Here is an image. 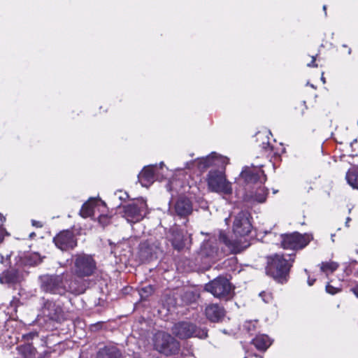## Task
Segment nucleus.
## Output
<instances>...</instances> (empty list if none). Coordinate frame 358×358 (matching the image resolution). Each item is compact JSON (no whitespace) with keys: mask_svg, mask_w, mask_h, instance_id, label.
<instances>
[{"mask_svg":"<svg viewBox=\"0 0 358 358\" xmlns=\"http://www.w3.org/2000/svg\"><path fill=\"white\" fill-rule=\"evenodd\" d=\"M40 279L41 287L45 292L62 295L66 292L76 294H79L83 292L82 288L76 282H71L66 285L68 279L63 275H45Z\"/></svg>","mask_w":358,"mask_h":358,"instance_id":"nucleus-1","label":"nucleus"},{"mask_svg":"<svg viewBox=\"0 0 358 358\" xmlns=\"http://www.w3.org/2000/svg\"><path fill=\"white\" fill-rule=\"evenodd\" d=\"M290 267L289 260L285 259L282 255H275L268 258L266 271L267 275L282 282L285 280Z\"/></svg>","mask_w":358,"mask_h":358,"instance_id":"nucleus-2","label":"nucleus"},{"mask_svg":"<svg viewBox=\"0 0 358 358\" xmlns=\"http://www.w3.org/2000/svg\"><path fill=\"white\" fill-rule=\"evenodd\" d=\"M153 342L155 350L165 355H172L179 352V342L166 332H157L154 336Z\"/></svg>","mask_w":358,"mask_h":358,"instance_id":"nucleus-3","label":"nucleus"},{"mask_svg":"<svg viewBox=\"0 0 358 358\" xmlns=\"http://www.w3.org/2000/svg\"><path fill=\"white\" fill-rule=\"evenodd\" d=\"M73 271L80 278L92 275L96 269V263L92 255L79 253L73 256Z\"/></svg>","mask_w":358,"mask_h":358,"instance_id":"nucleus-4","label":"nucleus"},{"mask_svg":"<svg viewBox=\"0 0 358 358\" xmlns=\"http://www.w3.org/2000/svg\"><path fill=\"white\" fill-rule=\"evenodd\" d=\"M123 209V216L130 223L140 222L149 213L147 201L143 198L134 200Z\"/></svg>","mask_w":358,"mask_h":358,"instance_id":"nucleus-5","label":"nucleus"},{"mask_svg":"<svg viewBox=\"0 0 358 358\" xmlns=\"http://www.w3.org/2000/svg\"><path fill=\"white\" fill-rule=\"evenodd\" d=\"M208 187L211 192L231 194L232 187L231 183L227 180L224 171L212 170L207 176Z\"/></svg>","mask_w":358,"mask_h":358,"instance_id":"nucleus-6","label":"nucleus"},{"mask_svg":"<svg viewBox=\"0 0 358 358\" xmlns=\"http://www.w3.org/2000/svg\"><path fill=\"white\" fill-rule=\"evenodd\" d=\"M172 333L180 339H187L191 337L205 338L207 337V330L205 329L196 328V327L189 322H180L173 325Z\"/></svg>","mask_w":358,"mask_h":358,"instance_id":"nucleus-7","label":"nucleus"},{"mask_svg":"<svg viewBox=\"0 0 358 358\" xmlns=\"http://www.w3.org/2000/svg\"><path fill=\"white\" fill-rule=\"evenodd\" d=\"M311 235L294 232L282 236V246L284 249L300 250L305 248L312 240Z\"/></svg>","mask_w":358,"mask_h":358,"instance_id":"nucleus-8","label":"nucleus"},{"mask_svg":"<svg viewBox=\"0 0 358 358\" xmlns=\"http://www.w3.org/2000/svg\"><path fill=\"white\" fill-rule=\"evenodd\" d=\"M227 158L213 152L206 157L198 158L189 163H187V168L193 169L196 167L199 171H203L210 166H224L227 164Z\"/></svg>","mask_w":358,"mask_h":358,"instance_id":"nucleus-9","label":"nucleus"},{"mask_svg":"<svg viewBox=\"0 0 358 358\" xmlns=\"http://www.w3.org/2000/svg\"><path fill=\"white\" fill-rule=\"evenodd\" d=\"M205 289L210 292L214 296L222 298L228 296L230 294L232 287L227 278L218 277L206 284Z\"/></svg>","mask_w":358,"mask_h":358,"instance_id":"nucleus-10","label":"nucleus"},{"mask_svg":"<svg viewBox=\"0 0 358 358\" xmlns=\"http://www.w3.org/2000/svg\"><path fill=\"white\" fill-rule=\"evenodd\" d=\"M250 215L248 211L239 212L234 218L233 224V231L235 235L243 238L248 235L252 229L250 222Z\"/></svg>","mask_w":358,"mask_h":358,"instance_id":"nucleus-11","label":"nucleus"},{"mask_svg":"<svg viewBox=\"0 0 358 358\" xmlns=\"http://www.w3.org/2000/svg\"><path fill=\"white\" fill-rule=\"evenodd\" d=\"M55 245L63 251L73 249L77 245L74 234L69 230L58 234L53 239Z\"/></svg>","mask_w":358,"mask_h":358,"instance_id":"nucleus-12","label":"nucleus"},{"mask_svg":"<svg viewBox=\"0 0 358 358\" xmlns=\"http://www.w3.org/2000/svg\"><path fill=\"white\" fill-rule=\"evenodd\" d=\"M174 213L180 217H185L189 215L192 211V206L191 201L186 198H180L174 204L173 208H170L169 210Z\"/></svg>","mask_w":358,"mask_h":358,"instance_id":"nucleus-13","label":"nucleus"},{"mask_svg":"<svg viewBox=\"0 0 358 358\" xmlns=\"http://www.w3.org/2000/svg\"><path fill=\"white\" fill-rule=\"evenodd\" d=\"M157 166L145 167L138 175V180L143 187H149L155 180Z\"/></svg>","mask_w":358,"mask_h":358,"instance_id":"nucleus-14","label":"nucleus"},{"mask_svg":"<svg viewBox=\"0 0 358 358\" xmlns=\"http://www.w3.org/2000/svg\"><path fill=\"white\" fill-rule=\"evenodd\" d=\"M206 315L211 322H217L224 317V310L218 305H210L206 308Z\"/></svg>","mask_w":358,"mask_h":358,"instance_id":"nucleus-15","label":"nucleus"},{"mask_svg":"<svg viewBox=\"0 0 358 358\" xmlns=\"http://www.w3.org/2000/svg\"><path fill=\"white\" fill-rule=\"evenodd\" d=\"M43 313L51 320H57L62 313V308L52 301H47L44 304Z\"/></svg>","mask_w":358,"mask_h":358,"instance_id":"nucleus-16","label":"nucleus"},{"mask_svg":"<svg viewBox=\"0 0 358 358\" xmlns=\"http://www.w3.org/2000/svg\"><path fill=\"white\" fill-rule=\"evenodd\" d=\"M220 241L223 242L235 253L240 252L245 248V246L241 244V240L230 241L227 236L223 232H221L220 234Z\"/></svg>","mask_w":358,"mask_h":358,"instance_id":"nucleus-17","label":"nucleus"},{"mask_svg":"<svg viewBox=\"0 0 358 358\" xmlns=\"http://www.w3.org/2000/svg\"><path fill=\"white\" fill-rule=\"evenodd\" d=\"M252 344L260 351H266L272 344V341L266 334H259L252 339Z\"/></svg>","mask_w":358,"mask_h":358,"instance_id":"nucleus-18","label":"nucleus"},{"mask_svg":"<svg viewBox=\"0 0 358 358\" xmlns=\"http://www.w3.org/2000/svg\"><path fill=\"white\" fill-rule=\"evenodd\" d=\"M97 358H120V352L115 347H105L99 350Z\"/></svg>","mask_w":358,"mask_h":358,"instance_id":"nucleus-19","label":"nucleus"},{"mask_svg":"<svg viewBox=\"0 0 358 358\" xmlns=\"http://www.w3.org/2000/svg\"><path fill=\"white\" fill-rule=\"evenodd\" d=\"M97 201L96 199H92L85 203L82 208L80 211V214L83 217H89L94 215V208L96 207V204Z\"/></svg>","mask_w":358,"mask_h":358,"instance_id":"nucleus-20","label":"nucleus"},{"mask_svg":"<svg viewBox=\"0 0 358 358\" xmlns=\"http://www.w3.org/2000/svg\"><path fill=\"white\" fill-rule=\"evenodd\" d=\"M348 183L353 188L358 189V166H352L346 173Z\"/></svg>","mask_w":358,"mask_h":358,"instance_id":"nucleus-21","label":"nucleus"},{"mask_svg":"<svg viewBox=\"0 0 358 358\" xmlns=\"http://www.w3.org/2000/svg\"><path fill=\"white\" fill-rule=\"evenodd\" d=\"M241 174L246 180L250 182H257L259 180L260 183H263L266 180V176L264 174V172L261 170L258 171L256 173L251 174L247 171H243Z\"/></svg>","mask_w":358,"mask_h":358,"instance_id":"nucleus-22","label":"nucleus"},{"mask_svg":"<svg viewBox=\"0 0 358 358\" xmlns=\"http://www.w3.org/2000/svg\"><path fill=\"white\" fill-rule=\"evenodd\" d=\"M320 267L321 271L328 276L330 273H332L337 270L338 268V264L332 261L323 262L320 264Z\"/></svg>","mask_w":358,"mask_h":358,"instance_id":"nucleus-23","label":"nucleus"},{"mask_svg":"<svg viewBox=\"0 0 358 358\" xmlns=\"http://www.w3.org/2000/svg\"><path fill=\"white\" fill-rule=\"evenodd\" d=\"M42 259L39 254L30 253L24 256L23 263L27 266H36L41 262Z\"/></svg>","mask_w":358,"mask_h":358,"instance_id":"nucleus-24","label":"nucleus"},{"mask_svg":"<svg viewBox=\"0 0 358 358\" xmlns=\"http://www.w3.org/2000/svg\"><path fill=\"white\" fill-rule=\"evenodd\" d=\"M19 351L24 356V358L35 357L36 350L30 345H24L20 346Z\"/></svg>","mask_w":358,"mask_h":358,"instance_id":"nucleus-25","label":"nucleus"},{"mask_svg":"<svg viewBox=\"0 0 358 358\" xmlns=\"http://www.w3.org/2000/svg\"><path fill=\"white\" fill-rule=\"evenodd\" d=\"M267 194V189L264 187H259L254 194L253 199L259 203H263L266 201Z\"/></svg>","mask_w":358,"mask_h":358,"instance_id":"nucleus-26","label":"nucleus"},{"mask_svg":"<svg viewBox=\"0 0 358 358\" xmlns=\"http://www.w3.org/2000/svg\"><path fill=\"white\" fill-rule=\"evenodd\" d=\"M172 245L174 248L180 250L184 247V243L182 236L180 234H177L172 239Z\"/></svg>","mask_w":358,"mask_h":358,"instance_id":"nucleus-27","label":"nucleus"},{"mask_svg":"<svg viewBox=\"0 0 358 358\" xmlns=\"http://www.w3.org/2000/svg\"><path fill=\"white\" fill-rule=\"evenodd\" d=\"M209 246L208 243H206L201 248V254L202 255H206V257H210L212 259L215 258V254L217 253V250L213 248L210 252L206 251L207 248Z\"/></svg>","mask_w":358,"mask_h":358,"instance_id":"nucleus-28","label":"nucleus"},{"mask_svg":"<svg viewBox=\"0 0 358 358\" xmlns=\"http://www.w3.org/2000/svg\"><path fill=\"white\" fill-rule=\"evenodd\" d=\"M1 280H5L6 282H15L17 281V277L11 274V271H8L3 274V276L0 278Z\"/></svg>","mask_w":358,"mask_h":358,"instance_id":"nucleus-29","label":"nucleus"},{"mask_svg":"<svg viewBox=\"0 0 358 358\" xmlns=\"http://www.w3.org/2000/svg\"><path fill=\"white\" fill-rule=\"evenodd\" d=\"M259 296L262 298L263 301L266 303H268L272 299V296L270 293L265 292H261Z\"/></svg>","mask_w":358,"mask_h":358,"instance_id":"nucleus-30","label":"nucleus"},{"mask_svg":"<svg viewBox=\"0 0 358 358\" xmlns=\"http://www.w3.org/2000/svg\"><path fill=\"white\" fill-rule=\"evenodd\" d=\"M326 291L331 294H334L338 292V289L333 287L332 285L328 284L326 286Z\"/></svg>","mask_w":358,"mask_h":358,"instance_id":"nucleus-31","label":"nucleus"},{"mask_svg":"<svg viewBox=\"0 0 358 358\" xmlns=\"http://www.w3.org/2000/svg\"><path fill=\"white\" fill-rule=\"evenodd\" d=\"M5 220V218L0 214V243L3 240V229L1 227V224Z\"/></svg>","mask_w":358,"mask_h":358,"instance_id":"nucleus-32","label":"nucleus"},{"mask_svg":"<svg viewBox=\"0 0 358 358\" xmlns=\"http://www.w3.org/2000/svg\"><path fill=\"white\" fill-rule=\"evenodd\" d=\"M308 66H317V64H315V58L314 57H312V62L310 64H308Z\"/></svg>","mask_w":358,"mask_h":358,"instance_id":"nucleus-33","label":"nucleus"},{"mask_svg":"<svg viewBox=\"0 0 358 358\" xmlns=\"http://www.w3.org/2000/svg\"><path fill=\"white\" fill-rule=\"evenodd\" d=\"M351 290L357 296V297H358V285H357L355 287L352 288Z\"/></svg>","mask_w":358,"mask_h":358,"instance_id":"nucleus-34","label":"nucleus"},{"mask_svg":"<svg viewBox=\"0 0 358 358\" xmlns=\"http://www.w3.org/2000/svg\"><path fill=\"white\" fill-rule=\"evenodd\" d=\"M263 145H264L263 148L266 152H268V150H271V145H269V143H266V145L264 143H263Z\"/></svg>","mask_w":358,"mask_h":358,"instance_id":"nucleus-35","label":"nucleus"},{"mask_svg":"<svg viewBox=\"0 0 358 358\" xmlns=\"http://www.w3.org/2000/svg\"><path fill=\"white\" fill-rule=\"evenodd\" d=\"M315 281V279H312V278H308V285L312 286L314 284Z\"/></svg>","mask_w":358,"mask_h":358,"instance_id":"nucleus-36","label":"nucleus"},{"mask_svg":"<svg viewBox=\"0 0 358 358\" xmlns=\"http://www.w3.org/2000/svg\"><path fill=\"white\" fill-rule=\"evenodd\" d=\"M351 220L350 217H348L347 220H346V222H345V224L347 227H348V223Z\"/></svg>","mask_w":358,"mask_h":358,"instance_id":"nucleus-37","label":"nucleus"},{"mask_svg":"<svg viewBox=\"0 0 358 358\" xmlns=\"http://www.w3.org/2000/svg\"><path fill=\"white\" fill-rule=\"evenodd\" d=\"M323 10H324L325 12V15H327V12H326V10H327V6H323Z\"/></svg>","mask_w":358,"mask_h":358,"instance_id":"nucleus-38","label":"nucleus"},{"mask_svg":"<svg viewBox=\"0 0 358 358\" xmlns=\"http://www.w3.org/2000/svg\"><path fill=\"white\" fill-rule=\"evenodd\" d=\"M147 289H149L150 291L152 290V287H145V288L143 289V290H145Z\"/></svg>","mask_w":358,"mask_h":358,"instance_id":"nucleus-39","label":"nucleus"},{"mask_svg":"<svg viewBox=\"0 0 358 358\" xmlns=\"http://www.w3.org/2000/svg\"><path fill=\"white\" fill-rule=\"evenodd\" d=\"M244 358H246V357H244Z\"/></svg>","mask_w":358,"mask_h":358,"instance_id":"nucleus-40","label":"nucleus"}]
</instances>
